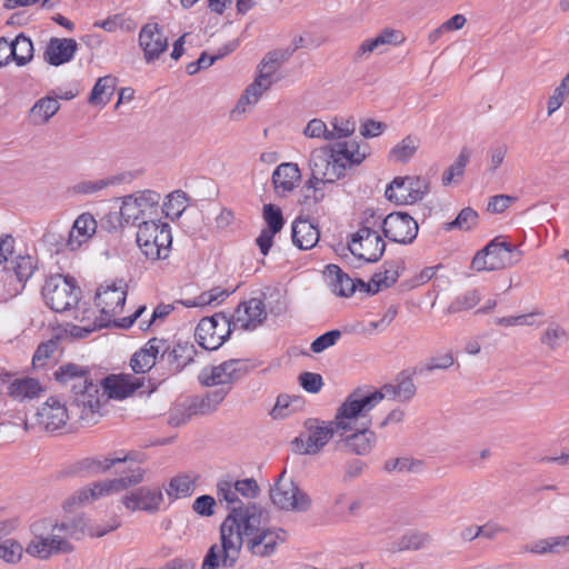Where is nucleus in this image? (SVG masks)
<instances>
[{
    "label": "nucleus",
    "instance_id": "f257e3e1",
    "mask_svg": "<svg viewBox=\"0 0 569 569\" xmlns=\"http://www.w3.org/2000/svg\"><path fill=\"white\" fill-rule=\"evenodd\" d=\"M264 511L257 505L233 508L220 526L221 545H212L201 569L232 567L239 558L241 547L256 557L272 556L287 539L286 531L266 526Z\"/></svg>",
    "mask_w": 569,
    "mask_h": 569
},
{
    "label": "nucleus",
    "instance_id": "f03ea898",
    "mask_svg": "<svg viewBox=\"0 0 569 569\" xmlns=\"http://www.w3.org/2000/svg\"><path fill=\"white\" fill-rule=\"evenodd\" d=\"M117 527V523L103 528L100 526L92 527L88 525L84 517H78L71 522L56 525L49 520L37 521L31 526L33 538L27 546L26 551L32 557L47 559L53 553L70 550L68 539H80L86 533L91 537H102Z\"/></svg>",
    "mask_w": 569,
    "mask_h": 569
},
{
    "label": "nucleus",
    "instance_id": "7ed1b4c3",
    "mask_svg": "<svg viewBox=\"0 0 569 569\" xmlns=\"http://www.w3.org/2000/svg\"><path fill=\"white\" fill-rule=\"evenodd\" d=\"M127 292L121 282H106L101 284L96 292L94 303L100 311L99 317H93V311L83 309L74 319L83 323L74 326L71 333L76 337L83 338L88 333L109 326L111 322L121 328H130L133 322L146 311L144 306H140L130 317L116 319L123 310Z\"/></svg>",
    "mask_w": 569,
    "mask_h": 569
},
{
    "label": "nucleus",
    "instance_id": "20e7f679",
    "mask_svg": "<svg viewBox=\"0 0 569 569\" xmlns=\"http://www.w3.org/2000/svg\"><path fill=\"white\" fill-rule=\"evenodd\" d=\"M61 385H70L74 393L73 409L81 421L94 425L101 417V398L99 386L89 380V370L76 363L61 365L54 372Z\"/></svg>",
    "mask_w": 569,
    "mask_h": 569
},
{
    "label": "nucleus",
    "instance_id": "39448f33",
    "mask_svg": "<svg viewBox=\"0 0 569 569\" xmlns=\"http://www.w3.org/2000/svg\"><path fill=\"white\" fill-rule=\"evenodd\" d=\"M247 370V363L242 359H230L217 366L204 367L198 376L199 382L204 387H219V389L196 400L192 403L194 413L208 415L214 411L232 385L244 377Z\"/></svg>",
    "mask_w": 569,
    "mask_h": 569
},
{
    "label": "nucleus",
    "instance_id": "423d86ee",
    "mask_svg": "<svg viewBox=\"0 0 569 569\" xmlns=\"http://www.w3.org/2000/svg\"><path fill=\"white\" fill-rule=\"evenodd\" d=\"M381 402V395L365 392L357 389L351 392L338 408L333 425L336 431L355 429L362 426H370L371 419L368 413Z\"/></svg>",
    "mask_w": 569,
    "mask_h": 569
},
{
    "label": "nucleus",
    "instance_id": "0eeeda50",
    "mask_svg": "<svg viewBox=\"0 0 569 569\" xmlns=\"http://www.w3.org/2000/svg\"><path fill=\"white\" fill-rule=\"evenodd\" d=\"M381 216L372 209L363 211L360 229L352 234L348 247L350 252L367 263L377 262L386 250V244L376 228L380 224Z\"/></svg>",
    "mask_w": 569,
    "mask_h": 569
},
{
    "label": "nucleus",
    "instance_id": "6e6552de",
    "mask_svg": "<svg viewBox=\"0 0 569 569\" xmlns=\"http://www.w3.org/2000/svg\"><path fill=\"white\" fill-rule=\"evenodd\" d=\"M137 244L150 261L167 259L171 251V227L159 219L143 220L138 226Z\"/></svg>",
    "mask_w": 569,
    "mask_h": 569
},
{
    "label": "nucleus",
    "instance_id": "1a4fd4ad",
    "mask_svg": "<svg viewBox=\"0 0 569 569\" xmlns=\"http://www.w3.org/2000/svg\"><path fill=\"white\" fill-rule=\"evenodd\" d=\"M520 256L521 252L503 237H496L476 253L471 267L478 272L502 270L517 263Z\"/></svg>",
    "mask_w": 569,
    "mask_h": 569
},
{
    "label": "nucleus",
    "instance_id": "9d476101",
    "mask_svg": "<svg viewBox=\"0 0 569 569\" xmlns=\"http://www.w3.org/2000/svg\"><path fill=\"white\" fill-rule=\"evenodd\" d=\"M81 290L70 277H49L42 288L44 303L56 312L71 311L80 300Z\"/></svg>",
    "mask_w": 569,
    "mask_h": 569
},
{
    "label": "nucleus",
    "instance_id": "9b49d317",
    "mask_svg": "<svg viewBox=\"0 0 569 569\" xmlns=\"http://www.w3.org/2000/svg\"><path fill=\"white\" fill-rule=\"evenodd\" d=\"M119 214L126 223H134L146 218L153 219L160 211L161 194L144 189L119 198Z\"/></svg>",
    "mask_w": 569,
    "mask_h": 569
},
{
    "label": "nucleus",
    "instance_id": "f8f14e48",
    "mask_svg": "<svg viewBox=\"0 0 569 569\" xmlns=\"http://www.w3.org/2000/svg\"><path fill=\"white\" fill-rule=\"evenodd\" d=\"M336 433L333 421L327 422L318 419H308L305 431L292 441L295 452L313 456L319 453Z\"/></svg>",
    "mask_w": 569,
    "mask_h": 569
},
{
    "label": "nucleus",
    "instance_id": "ddd939ff",
    "mask_svg": "<svg viewBox=\"0 0 569 569\" xmlns=\"http://www.w3.org/2000/svg\"><path fill=\"white\" fill-rule=\"evenodd\" d=\"M143 473L144 471L141 468H136L128 476L94 482L78 490L72 496V500L80 505L93 502L101 497L120 492L131 486L140 483L143 480Z\"/></svg>",
    "mask_w": 569,
    "mask_h": 569
},
{
    "label": "nucleus",
    "instance_id": "4468645a",
    "mask_svg": "<svg viewBox=\"0 0 569 569\" xmlns=\"http://www.w3.org/2000/svg\"><path fill=\"white\" fill-rule=\"evenodd\" d=\"M272 503L280 510L305 512L311 507L310 497L290 479H286L284 472L270 490Z\"/></svg>",
    "mask_w": 569,
    "mask_h": 569
},
{
    "label": "nucleus",
    "instance_id": "2eb2a0df",
    "mask_svg": "<svg viewBox=\"0 0 569 569\" xmlns=\"http://www.w3.org/2000/svg\"><path fill=\"white\" fill-rule=\"evenodd\" d=\"M428 182L416 176L396 177L386 188V198L396 204H413L428 192Z\"/></svg>",
    "mask_w": 569,
    "mask_h": 569
},
{
    "label": "nucleus",
    "instance_id": "dca6fc26",
    "mask_svg": "<svg viewBox=\"0 0 569 569\" xmlns=\"http://www.w3.org/2000/svg\"><path fill=\"white\" fill-rule=\"evenodd\" d=\"M168 357L176 358V350L171 342L163 338H151L146 345L136 351L130 359V367L137 375H144L151 370L159 359Z\"/></svg>",
    "mask_w": 569,
    "mask_h": 569
},
{
    "label": "nucleus",
    "instance_id": "f3484780",
    "mask_svg": "<svg viewBox=\"0 0 569 569\" xmlns=\"http://www.w3.org/2000/svg\"><path fill=\"white\" fill-rule=\"evenodd\" d=\"M383 236L397 243H411L418 234L417 221L405 212H391L381 218L380 224Z\"/></svg>",
    "mask_w": 569,
    "mask_h": 569
},
{
    "label": "nucleus",
    "instance_id": "a211bd4d",
    "mask_svg": "<svg viewBox=\"0 0 569 569\" xmlns=\"http://www.w3.org/2000/svg\"><path fill=\"white\" fill-rule=\"evenodd\" d=\"M338 437L336 447L357 456H368L377 445V435L370 430V426L336 431Z\"/></svg>",
    "mask_w": 569,
    "mask_h": 569
},
{
    "label": "nucleus",
    "instance_id": "6ab92c4d",
    "mask_svg": "<svg viewBox=\"0 0 569 569\" xmlns=\"http://www.w3.org/2000/svg\"><path fill=\"white\" fill-rule=\"evenodd\" d=\"M230 327L223 316L203 318L196 328V339L203 349L217 350L230 335Z\"/></svg>",
    "mask_w": 569,
    "mask_h": 569
},
{
    "label": "nucleus",
    "instance_id": "aec40b11",
    "mask_svg": "<svg viewBox=\"0 0 569 569\" xmlns=\"http://www.w3.org/2000/svg\"><path fill=\"white\" fill-rule=\"evenodd\" d=\"M147 380L144 376H132L129 373H120V375H110L106 377L102 381L103 387V398H101V407L107 401V398L122 400L132 396L137 390L143 389L147 386Z\"/></svg>",
    "mask_w": 569,
    "mask_h": 569
},
{
    "label": "nucleus",
    "instance_id": "412c9836",
    "mask_svg": "<svg viewBox=\"0 0 569 569\" xmlns=\"http://www.w3.org/2000/svg\"><path fill=\"white\" fill-rule=\"evenodd\" d=\"M309 167L316 181L325 180L335 183L346 176L345 167L335 159L328 146L311 152Z\"/></svg>",
    "mask_w": 569,
    "mask_h": 569
},
{
    "label": "nucleus",
    "instance_id": "4be33fe9",
    "mask_svg": "<svg viewBox=\"0 0 569 569\" xmlns=\"http://www.w3.org/2000/svg\"><path fill=\"white\" fill-rule=\"evenodd\" d=\"M403 41L405 37L400 31L386 28L376 37L363 40L358 47L355 57L358 60H365L371 53L382 54L388 52L391 47L400 46Z\"/></svg>",
    "mask_w": 569,
    "mask_h": 569
},
{
    "label": "nucleus",
    "instance_id": "5701e85b",
    "mask_svg": "<svg viewBox=\"0 0 569 569\" xmlns=\"http://www.w3.org/2000/svg\"><path fill=\"white\" fill-rule=\"evenodd\" d=\"M266 317L267 311L262 300L252 298L240 303L229 321L234 329L253 330L263 322Z\"/></svg>",
    "mask_w": 569,
    "mask_h": 569
},
{
    "label": "nucleus",
    "instance_id": "b1692460",
    "mask_svg": "<svg viewBox=\"0 0 569 569\" xmlns=\"http://www.w3.org/2000/svg\"><path fill=\"white\" fill-rule=\"evenodd\" d=\"M139 46L146 62L150 63L168 49V38L158 23H147L139 32Z\"/></svg>",
    "mask_w": 569,
    "mask_h": 569
},
{
    "label": "nucleus",
    "instance_id": "393cba45",
    "mask_svg": "<svg viewBox=\"0 0 569 569\" xmlns=\"http://www.w3.org/2000/svg\"><path fill=\"white\" fill-rule=\"evenodd\" d=\"M69 417L68 408L57 397H50L37 412L38 423L49 432L63 428Z\"/></svg>",
    "mask_w": 569,
    "mask_h": 569
},
{
    "label": "nucleus",
    "instance_id": "a878e982",
    "mask_svg": "<svg viewBox=\"0 0 569 569\" xmlns=\"http://www.w3.org/2000/svg\"><path fill=\"white\" fill-rule=\"evenodd\" d=\"M279 67L280 63L276 53H269L259 64L256 79L246 88L250 94H253L257 102L260 100L262 94L278 81L276 73Z\"/></svg>",
    "mask_w": 569,
    "mask_h": 569
},
{
    "label": "nucleus",
    "instance_id": "bb28decb",
    "mask_svg": "<svg viewBox=\"0 0 569 569\" xmlns=\"http://www.w3.org/2000/svg\"><path fill=\"white\" fill-rule=\"evenodd\" d=\"M142 461L140 455L130 452L123 456H110V457H90L84 458L74 463V472L83 476H96L99 473L107 472L112 466L124 461Z\"/></svg>",
    "mask_w": 569,
    "mask_h": 569
},
{
    "label": "nucleus",
    "instance_id": "cd10ccee",
    "mask_svg": "<svg viewBox=\"0 0 569 569\" xmlns=\"http://www.w3.org/2000/svg\"><path fill=\"white\" fill-rule=\"evenodd\" d=\"M123 505L129 510H144L153 512L160 509L163 502L162 492L158 489L139 488L123 497Z\"/></svg>",
    "mask_w": 569,
    "mask_h": 569
},
{
    "label": "nucleus",
    "instance_id": "c85d7f7f",
    "mask_svg": "<svg viewBox=\"0 0 569 569\" xmlns=\"http://www.w3.org/2000/svg\"><path fill=\"white\" fill-rule=\"evenodd\" d=\"M301 179V172L297 163H280L272 173V184L277 194L286 197L295 190Z\"/></svg>",
    "mask_w": 569,
    "mask_h": 569
},
{
    "label": "nucleus",
    "instance_id": "c756f323",
    "mask_svg": "<svg viewBox=\"0 0 569 569\" xmlns=\"http://www.w3.org/2000/svg\"><path fill=\"white\" fill-rule=\"evenodd\" d=\"M375 391L381 395V401L387 398L399 402H408L415 397L417 387L412 377L401 372L393 383H386L380 390Z\"/></svg>",
    "mask_w": 569,
    "mask_h": 569
},
{
    "label": "nucleus",
    "instance_id": "7c9ffc66",
    "mask_svg": "<svg viewBox=\"0 0 569 569\" xmlns=\"http://www.w3.org/2000/svg\"><path fill=\"white\" fill-rule=\"evenodd\" d=\"M97 231V221L94 217L84 212L81 213L73 222V226L69 232L67 247L70 250H77L82 244L87 243Z\"/></svg>",
    "mask_w": 569,
    "mask_h": 569
},
{
    "label": "nucleus",
    "instance_id": "2f4dec72",
    "mask_svg": "<svg viewBox=\"0 0 569 569\" xmlns=\"http://www.w3.org/2000/svg\"><path fill=\"white\" fill-rule=\"evenodd\" d=\"M78 49L73 39L51 38L44 51V60L51 66H60L69 62Z\"/></svg>",
    "mask_w": 569,
    "mask_h": 569
},
{
    "label": "nucleus",
    "instance_id": "473e14b6",
    "mask_svg": "<svg viewBox=\"0 0 569 569\" xmlns=\"http://www.w3.org/2000/svg\"><path fill=\"white\" fill-rule=\"evenodd\" d=\"M328 147L335 159L345 167V172L353 166H359L367 158V152L362 151L356 141L335 142Z\"/></svg>",
    "mask_w": 569,
    "mask_h": 569
},
{
    "label": "nucleus",
    "instance_id": "72a5a7b5",
    "mask_svg": "<svg viewBox=\"0 0 569 569\" xmlns=\"http://www.w3.org/2000/svg\"><path fill=\"white\" fill-rule=\"evenodd\" d=\"M325 278L330 290L336 296L350 297L356 291L355 281L337 264H328L326 267Z\"/></svg>",
    "mask_w": 569,
    "mask_h": 569
},
{
    "label": "nucleus",
    "instance_id": "f704fd0d",
    "mask_svg": "<svg viewBox=\"0 0 569 569\" xmlns=\"http://www.w3.org/2000/svg\"><path fill=\"white\" fill-rule=\"evenodd\" d=\"M320 238L318 228L307 219L298 218L292 223V241L302 249L313 248Z\"/></svg>",
    "mask_w": 569,
    "mask_h": 569
},
{
    "label": "nucleus",
    "instance_id": "c9c22d12",
    "mask_svg": "<svg viewBox=\"0 0 569 569\" xmlns=\"http://www.w3.org/2000/svg\"><path fill=\"white\" fill-rule=\"evenodd\" d=\"M199 476L196 473H180L171 478L166 487L167 496L172 499H181L190 497L194 489Z\"/></svg>",
    "mask_w": 569,
    "mask_h": 569
},
{
    "label": "nucleus",
    "instance_id": "e433bc0d",
    "mask_svg": "<svg viewBox=\"0 0 569 569\" xmlns=\"http://www.w3.org/2000/svg\"><path fill=\"white\" fill-rule=\"evenodd\" d=\"M421 141L417 136L409 134L400 140L389 152V159L395 162L406 163L413 158Z\"/></svg>",
    "mask_w": 569,
    "mask_h": 569
},
{
    "label": "nucleus",
    "instance_id": "4c0bfd02",
    "mask_svg": "<svg viewBox=\"0 0 569 569\" xmlns=\"http://www.w3.org/2000/svg\"><path fill=\"white\" fill-rule=\"evenodd\" d=\"M60 104L56 98L44 97L38 100L30 110L34 124L47 123L59 110Z\"/></svg>",
    "mask_w": 569,
    "mask_h": 569
},
{
    "label": "nucleus",
    "instance_id": "58836bf2",
    "mask_svg": "<svg viewBox=\"0 0 569 569\" xmlns=\"http://www.w3.org/2000/svg\"><path fill=\"white\" fill-rule=\"evenodd\" d=\"M41 391L39 381L33 378L16 379L9 386V395L19 400L36 398Z\"/></svg>",
    "mask_w": 569,
    "mask_h": 569
},
{
    "label": "nucleus",
    "instance_id": "ea45409f",
    "mask_svg": "<svg viewBox=\"0 0 569 569\" xmlns=\"http://www.w3.org/2000/svg\"><path fill=\"white\" fill-rule=\"evenodd\" d=\"M116 78L111 76L101 77L97 80L89 97L91 104L106 106L116 89Z\"/></svg>",
    "mask_w": 569,
    "mask_h": 569
},
{
    "label": "nucleus",
    "instance_id": "a19ab883",
    "mask_svg": "<svg viewBox=\"0 0 569 569\" xmlns=\"http://www.w3.org/2000/svg\"><path fill=\"white\" fill-rule=\"evenodd\" d=\"M230 296V291L220 287L212 288L208 291L201 292L193 299L182 300L181 303L187 308L204 307L211 305H220Z\"/></svg>",
    "mask_w": 569,
    "mask_h": 569
},
{
    "label": "nucleus",
    "instance_id": "79ce46f5",
    "mask_svg": "<svg viewBox=\"0 0 569 569\" xmlns=\"http://www.w3.org/2000/svg\"><path fill=\"white\" fill-rule=\"evenodd\" d=\"M431 540V536L428 532L419 530H410L402 535L395 543L393 550L406 551V550H419L426 547Z\"/></svg>",
    "mask_w": 569,
    "mask_h": 569
},
{
    "label": "nucleus",
    "instance_id": "37998d69",
    "mask_svg": "<svg viewBox=\"0 0 569 569\" xmlns=\"http://www.w3.org/2000/svg\"><path fill=\"white\" fill-rule=\"evenodd\" d=\"M12 47V60L17 66L22 67L29 63L33 58V43L31 39L23 33L18 34L13 41Z\"/></svg>",
    "mask_w": 569,
    "mask_h": 569
},
{
    "label": "nucleus",
    "instance_id": "c03bdc74",
    "mask_svg": "<svg viewBox=\"0 0 569 569\" xmlns=\"http://www.w3.org/2000/svg\"><path fill=\"white\" fill-rule=\"evenodd\" d=\"M398 270L393 266H389L385 271L376 272L367 284L363 281H359V283L367 287L369 293H377L391 287L398 280Z\"/></svg>",
    "mask_w": 569,
    "mask_h": 569
},
{
    "label": "nucleus",
    "instance_id": "a18cd8bd",
    "mask_svg": "<svg viewBox=\"0 0 569 569\" xmlns=\"http://www.w3.org/2000/svg\"><path fill=\"white\" fill-rule=\"evenodd\" d=\"M37 267V260L29 254L18 256L11 261V269L20 282L21 288H23L24 283L33 276Z\"/></svg>",
    "mask_w": 569,
    "mask_h": 569
},
{
    "label": "nucleus",
    "instance_id": "49530a36",
    "mask_svg": "<svg viewBox=\"0 0 569 569\" xmlns=\"http://www.w3.org/2000/svg\"><path fill=\"white\" fill-rule=\"evenodd\" d=\"M302 398L298 396L280 395L270 415L273 419H283L301 408Z\"/></svg>",
    "mask_w": 569,
    "mask_h": 569
},
{
    "label": "nucleus",
    "instance_id": "de8ad7c7",
    "mask_svg": "<svg viewBox=\"0 0 569 569\" xmlns=\"http://www.w3.org/2000/svg\"><path fill=\"white\" fill-rule=\"evenodd\" d=\"M120 179L118 177H107L96 180H84L76 183L72 190L77 194H96L107 189L110 186L118 184Z\"/></svg>",
    "mask_w": 569,
    "mask_h": 569
},
{
    "label": "nucleus",
    "instance_id": "09e8293b",
    "mask_svg": "<svg viewBox=\"0 0 569 569\" xmlns=\"http://www.w3.org/2000/svg\"><path fill=\"white\" fill-rule=\"evenodd\" d=\"M187 201V194L181 190H176L167 196L162 211L168 218L178 219L186 210Z\"/></svg>",
    "mask_w": 569,
    "mask_h": 569
},
{
    "label": "nucleus",
    "instance_id": "8fccbe9b",
    "mask_svg": "<svg viewBox=\"0 0 569 569\" xmlns=\"http://www.w3.org/2000/svg\"><path fill=\"white\" fill-rule=\"evenodd\" d=\"M481 300V295L477 289L467 290L458 295L455 300L449 305L447 311L449 313H457L467 311L476 307Z\"/></svg>",
    "mask_w": 569,
    "mask_h": 569
},
{
    "label": "nucleus",
    "instance_id": "3c124183",
    "mask_svg": "<svg viewBox=\"0 0 569 569\" xmlns=\"http://www.w3.org/2000/svg\"><path fill=\"white\" fill-rule=\"evenodd\" d=\"M471 157V151L468 148H462L456 161L443 172L442 184L449 186L455 178H461L465 172V168L468 164Z\"/></svg>",
    "mask_w": 569,
    "mask_h": 569
},
{
    "label": "nucleus",
    "instance_id": "603ef678",
    "mask_svg": "<svg viewBox=\"0 0 569 569\" xmlns=\"http://www.w3.org/2000/svg\"><path fill=\"white\" fill-rule=\"evenodd\" d=\"M217 496L219 501H224L227 503V508L233 510V508H246L247 506H242L241 501L238 498V493L233 482L229 479L220 480L217 483ZM232 511H230L231 513Z\"/></svg>",
    "mask_w": 569,
    "mask_h": 569
},
{
    "label": "nucleus",
    "instance_id": "864d4df0",
    "mask_svg": "<svg viewBox=\"0 0 569 569\" xmlns=\"http://www.w3.org/2000/svg\"><path fill=\"white\" fill-rule=\"evenodd\" d=\"M478 219V213L470 207L463 208L457 218L445 224V229L450 231L453 229L460 230H470L473 226H476Z\"/></svg>",
    "mask_w": 569,
    "mask_h": 569
},
{
    "label": "nucleus",
    "instance_id": "5fc2aeb1",
    "mask_svg": "<svg viewBox=\"0 0 569 569\" xmlns=\"http://www.w3.org/2000/svg\"><path fill=\"white\" fill-rule=\"evenodd\" d=\"M331 126L330 140L350 137L356 131V121L352 118L335 117Z\"/></svg>",
    "mask_w": 569,
    "mask_h": 569
},
{
    "label": "nucleus",
    "instance_id": "6e6d98bb",
    "mask_svg": "<svg viewBox=\"0 0 569 569\" xmlns=\"http://www.w3.org/2000/svg\"><path fill=\"white\" fill-rule=\"evenodd\" d=\"M58 350V341L50 339L38 346L33 358L32 365L34 368H43L48 360L51 359Z\"/></svg>",
    "mask_w": 569,
    "mask_h": 569
},
{
    "label": "nucleus",
    "instance_id": "4d7b16f0",
    "mask_svg": "<svg viewBox=\"0 0 569 569\" xmlns=\"http://www.w3.org/2000/svg\"><path fill=\"white\" fill-rule=\"evenodd\" d=\"M567 340V332L560 326H550L541 336V342L555 350L560 348Z\"/></svg>",
    "mask_w": 569,
    "mask_h": 569
},
{
    "label": "nucleus",
    "instance_id": "13d9d810",
    "mask_svg": "<svg viewBox=\"0 0 569 569\" xmlns=\"http://www.w3.org/2000/svg\"><path fill=\"white\" fill-rule=\"evenodd\" d=\"M569 94V78H563L558 87L555 88L551 97L548 100V114L551 116L563 103L565 98Z\"/></svg>",
    "mask_w": 569,
    "mask_h": 569
},
{
    "label": "nucleus",
    "instance_id": "bf43d9fd",
    "mask_svg": "<svg viewBox=\"0 0 569 569\" xmlns=\"http://www.w3.org/2000/svg\"><path fill=\"white\" fill-rule=\"evenodd\" d=\"M263 219L268 226L266 230L278 233L283 227V217L280 208L273 204L263 206Z\"/></svg>",
    "mask_w": 569,
    "mask_h": 569
},
{
    "label": "nucleus",
    "instance_id": "052dcab7",
    "mask_svg": "<svg viewBox=\"0 0 569 569\" xmlns=\"http://www.w3.org/2000/svg\"><path fill=\"white\" fill-rule=\"evenodd\" d=\"M508 153V147L505 143H497L488 150V171L495 173L503 163Z\"/></svg>",
    "mask_w": 569,
    "mask_h": 569
},
{
    "label": "nucleus",
    "instance_id": "680f3d73",
    "mask_svg": "<svg viewBox=\"0 0 569 569\" xmlns=\"http://www.w3.org/2000/svg\"><path fill=\"white\" fill-rule=\"evenodd\" d=\"M455 362L453 355L451 351H446L442 353H437L432 356L422 368L423 371H427L428 373L432 372L433 370L440 369L446 370L450 368Z\"/></svg>",
    "mask_w": 569,
    "mask_h": 569
},
{
    "label": "nucleus",
    "instance_id": "e2e57ef3",
    "mask_svg": "<svg viewBox=\"0 0 569 569\" xmlns=\"http://www.w3.org/2000/svg\"><path fill=\"white\" fill-rule=\"evenodd\" d=\"M330 184L329 181L315 180L313 176L306 181L305 189L307 191L306 198L312 199L313 202L318 203L326 197V186Z\"/></svg>",
    "mask_w": 569,
    "mask_h": 569
},
{
    "label": "nucleus",
    "instance_id": "0e129e2a",
    "mask_svg": "<svg viewBox=\"0 0 569 569\" xmlns=\"http://www.w3.org/2000/svg\"><path fill=\"white\" fill-rule=\"evenodd\" d=\"M22 547L13 540H6L0 545V558L8 563H16L22 557Z\"/></svg>",
    "mask_w": 569,
    "mask_h": 569
},
{
    "label": "nucleus",
    "instance_id": "69168bd1",
    "mask_svg": "<svg viewBox=\"0 0 569 569\" xmlns=\"http://www.w3.org/2000/svg\"><path fill=\"white\" fill-rule=\"evenodd\" d=\"M303 134L308 138H312V139L322 138L325 140L330 141V138H329L330 130L328 129L325 121H322L321 119H318V118L311 119L307 123L306 128L303 129Z\"/></svg>",
    "mask_w": 569,
    "mask_h": 569
},
{
    "label": "nucleus",
    "instance_id": "338daca9",
    "mask_svg": "<svg viewBox=\"0 0 569 569\" xmlns=\"http://www.w3.org/2000/svg\"><path fill=\"white\" fill-rule=\"evenodd\" d=\"M258 102L247 90L243 91L234 108L230 112L231 119L239 120L244 113L251 111Z\"/></svg>",
    "mask_w": 569,
    "mask_h": 569
},
{
    "label": "nucleus",
    "instance_id": "774afa93",
    "mask_svg": "<svg viewBox=\"0 0 569 569\" xmlns=\"http://www.w3.org/2000/svg\"><path fill=\"white\" fill-rule=\"evenodd\" d=\"M340 337L341 332L339 330L328 331L313 340L310 348L315 353H320L329 347L335 346Z\"/></svg>",
    "mask_w": 569,
    "mask_h": 569
}]
</instances>
